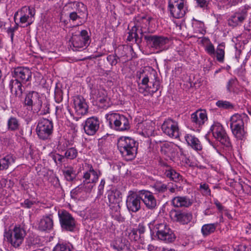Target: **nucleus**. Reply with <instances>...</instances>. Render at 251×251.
<instances>
[{
  "mask_svg": "<svg viewBox=\"0 0 251 251\" xmlns=\"http://www.w3.org/2000/svg\"><path fill=\"white\" fill-rule=\"evenodd\" d=\"M53 251H72V248L69 245L57 244L54 248Z\"/></svg>",
  "mask_w": 251,
  "mask_h": 251,
  "instance_id": "49",
  "label": "nucleus"
},
{
  "mask_svg": "<svg viewBox=\"0 0 251 251\" xmlns=\"http://www.w3.org/2000/svg\"><path fill=\"white\" fill-rule=\"evenodd\" d=\"M136 77L138 78V91L141 93L149 92L153 94L160 87V82L156 72L151 69L138 72Z\"/></svg>",
  "mask_w": 251,
  "mask_h": 251,
  "instance_id": "1",
  "label": "nucleus"
},
{
  "mask_svg": "<svg viewBox=\"0 0 251 251\" xmlns=\"http://www.w3.org/2000/svg\"><path fill=\"white\" fill-rule=\"evenodd\" d=\"M128 242L126 239L122 238H117L113 243L112 246L114 249L117 251H121L125 248L129 249L127 247Z\"/></svg>",
  "mask_w": 251,
  "mask_h": 251,
  "instance_id": "32",
  "label": "nucleus"
},
{
  "mask_svg": "<svg viewBox=\"0 0 251 251\" xmlns=\"http://www.w3.org/2000/svg\"><path fill=\"white\" fill-rule=\"evenodd\" d=\"M20 122L18 119L14 117H11L7 121V129L9 131H16L19 129Z\"/></svg>",
  "mask_w": 251,
  "mask_h": 251,
  "instance_id": "35",
  "label": "nucleus"
},
{
  "mask_svg": "<svg viewBox=\"0 0 251 251\" xmlns=\"http://www.w3.org/2000/svg\"><path fill=\"white\" fill-rule=\"evenodd\" d=\"M89 40L88 32L86 30H82L79 34H73L70 40V48L74 51H82L88 46Z\"/></svg>",
  "mask_w": 251,
  "mask_h": 251,
  "instance_id": "6",
  "label": "nucleus"
},
{
  "mask_svg": "<svg viewBox=\"0 0 251 251\" xmlns=\"http://www.w3.org/2000/svg\"><path fill=\"white\" fill-rule=\"evenodd\" d=\"M19 13L20 15L19 26L21 27H27L34 22L35 11L33 8L28 6L23 7Z\"/></svg>",
  "mask_w": 251,
  "mask_h": 251,
  "instance_id": "10",
  "label": "nucleus"
},
{
  "mask_svg": "<svg viewBox=\"0 0 251 251\" xmlns=\"http://www.w3.org/2000/svg\"><path fill=\"white\" fill-rule=\"evenodd\" d=\"M137 229L140 234H143L145 231V226L143 223H140Z\"/></svg>",
  "mask_w": 251,
  "mask_h": 251,
  "instance_id": "60",
  "label": "nucleus"
},
{
  "mask_svg": "<svg viewBox=\"0 0 251 251\" xmlns=\"http://www.w3.org/2000/svg\"><path fill=\"white\" fill-rule=\"evenodd\" d=\"M65 10H67L69 12L70 19L73 21H76L77 19L81 18V16L77 14V12L75 11H72L69 9H65Z\"/></svg>",
  "mask_w": 251,
  "mask_h": 251,
  "instance_id": "51",
  "label": "nucleus"
},
{
  "mask_svg": "<svg viewBox=\"0 0 251 251\" xmlns=\"http://www.w3.org/2000/svg\"><path fill=\"white\" fill-rule=\"evenodd\" d=\"M2 164V168L7 169L9 166L15 161V159L11 155H7L5 157L0 159Z\"/></svg>",
  "mask_w": 251,
  "mask_h": 251,
  "instance_id": "41",
  "label": "nucleus"
},
{
  "mask_svg": "<svg viewBox=\"0 0 251 251\" xmlns=\"http://www.w3.org/2000/svg\"><path fill=\"white\" fill-rule=\"evenodd\" d=\"M93 95L96 96L97 100L101 104H105L107 101V94L103 89L95 90L92 91Z\"/></svg>",
  "mask_w": 251,
  "mask_h": 251,
  "instance_id": "30",
  "label": "nucleus"
},
{
  "mask_svg": "<svg viewBox=\"0 0 251 251\" xmlns=\"http://www.w3.org/2000/svg\"><path fill=\"white\" fill-rule=\"evenodd\" d=\"M161 128L165 133L169 136H173V121L171 119L165 121Z\"/></svg>",
  "mask_w": 251,
  "mask_h": 251,
  "instance_id": "39",
  "label": "nucleus"
},
{
  "mask_svg": "<svg viewBox=\"0 0 251 251\" xmlns=\"http://www.w3.org/2000/svg\"><path fill=\"white\" fill-rule=\"evenodd\" d=\"M244 29L251 36V19H250L249 22L245 24Z\"/></svg>",
  "mask_w": 251,
  "mask_h": 251,
  "instance_id": "56",
  "label": "nucleus"
},
{
  "mask_svg": "<svg viewBox=\"0 0 251 251\" xmlns=\"http://www.w3.org/2000/svg\"><path fill=\"white\" fill-rule=\"evenodd\" d=\"M59 220L62 229L73 231L75 228V221L72 216L66 211L58 213Z\"/></svg>",
  "mask_w": 251,
  "mask_h": 251,
  "instance_id": "12",
  "label": "nucleus"
},
{
  "mask_svg": "<svg viewBox=\"0 0 251 251\" xmlns=\"http://www.w3.org/2000/svg\"><path fill=\"white\" fill-rule=\"evenodd\" d=\"M183 181L182 176L174 171V182H176L175 185L174 184V191L175 189L180 191L182 189V184Z\"/></svg>",
  "mask_w": 251,
  "mask_h": 251,
  "instance_id": "37",
  "label": "nucleus"
},
{
  "mask_svg": "<svg viewBox=\"0 0 251 251\" xmlns=\"http://www.w3.org/2000/svg\"><path fill=\"white\" fill-rule=\"evenodd\" d=\"M68 144L69 142L68 141H62L58 146L59 149L61 150L62 151H65V148L68 146Z\"/></svg>",
  "mask_w": 251,
  "mask_h": 251,
  "instance_id": "58",
  "label": "nucleus"
},
{
  "mask_svg": "<svg viewBox=\"0 0 251 251\" xmlns=\"http://www.w3.org/2000/svg\"><path fill=\"white\" fill-rule=\"evenodd\" d=\"M149 227L151 231L156 232L158 238L167 243H171L173 240V232L165 224H157L153 221L149 224Z\"/></svg>",
  "mask_w": 251,
  "mask_h": 251,
  "instance_id": "5",
  "label": "nucleus"
},
{
  "mask_svg": "<svg viewBox=\"0 0 251 251\" xmlns=\"http://www.w3.org/2000/svg\"><path fill=\"white\" fill-rule=\"evenodd\" d=\"M192 217L191 214L184 212H177L175 214L176 221L183 225L189 223L192 219Z\"/></svg>",
  "mask_w": 251,
  "mask_h": 251,
  "instance_id": "29",
  "label": "nucleus"
},
{
  "mask_svg": "<svg viewBox=\"0 0 251 251\" xmlns=\"http://www.w3.org/2000/svg\"><path fill=\"white\" fill-rule=\"evenodd\" d=\"M205 51L212 57H215V49L214 45L209 42L205 47Z\"/></svg>",
  "mask_w": 251,
  "mask_h": 251,
  "instance_id": "48",
  "label": "nucleus"
},
{
  "mask_svg": "<svg viewBox=\"0 0 251 251\" xmlns=\"http://www.w3.org/2000/svg\"><path fill=\"white\" fill-rule=\"evenodd\" d=\"M33 204V202L28 200H25L23 203V206L25 208H29Z\"/></svg>",
  "mask_w": 251,
  "mask_h": 251,
  "instance_id": "63",
  "label": "nucleus"
},
{
  "mask_svg": "<svg viewBox=\"0 0 251 251\" xmlns=\"http://www.w3.org/2000/svg\"><path fill=\"white\" fill-rule=\"evenodd\" d=\"M52 131L53 124L51 121L43 119L38 122L36 132L40 139L45 140L50 139Z\"/></svg>",
  "mask_w": 251,
  "mask_h": 251,
  "instance_id": "9",
  "label": "nucleus"
},
{
  "mask_svg": "<svg viewBox=\"0 0 251 251\" xmlns=\"http://www.w3.org/2000/svg\"><path fill=\"white\" fill-rule=\"evenodd\" d=\"M192 204L190 200L186 197L174 198V206L176 207H189Z\"/></svg>",
  "mask_w": 251,
  "mask_h": 251,
  "instance_id": "28",
  "label": "nucleus"
},
{
  "mask_svg": "<svg viewBox=\"0 0 251 251\" xmlns=\"http://www.w3.org/2000/svg\"><path fill=\"white\" fill-rule=\"evenodd\" d=\"M198 5L201 8L207 6L208 3L205 0H196Z\"/></svg>",
  "mask_w": 251,
  "mask_h": 251,
  "instance_id": "57",
  "label": "nucleus"
},
{
  "mask_svg": "<svg viewBox=\"0 0 251 251\" xmlns=\"http://www.w3.org/2000/svg\"><path fill=\"white\" fill-rule=\"evenodd\" d=\"M74 104L75 112L78 115H84L88 112V106L83 97H75L74 99Z\"/></svg>",
  "mask_w": 251,
  "mask_h": 251,
  "instance_id": "18",
  "label": "nucleus"
},
{
  "mask_svg": "<svg viewBox=\"0 0 251 251\" xmlns=\"http://www.w3.org/2000/svg\"><path fill=\"white\" fill-rule=\"evenodd\" d=\"M109 126L116 130L125 131L130 128L128 119L123 115L110 112L106 115Z\"/></svg>",
  "mask_w": 251,
  "mask_h": 251,
  "instance_id": "4",
  "label": "nucleus"
},
{
  "mask_svg": "<svg viewBox=\"0 0 251 251\" xmlns=\"http://www.w3.org/2000/svg\"><path fill=\"white\" fill-rule=\"evenodd\" d=\"M24 104L27 106L28 110L39 111L42 107V102L40 95L35 91L29 92L25 96Z\"/></svg>",
  "mask_w": 251,
  "mask_h": 251,
  "instance_id": "11",
  "label": "nucleus"
},
{
  "mask_svg": "<svg viewBox=\"0 0 251 251\" xmlns=\"http://www.w3.org/2000/svg\"><path fill=\"white\" fill-rule=\"evenodd\" d=\"M249 15H251V7L249 5L242 6L231 15L227 20L228 25L232 27L240 25Z\"/></svg>",
  "mask_w": 251,
  "mask_h": 251,
  "instance_id": "7",
  "label": "nucleus"
},
{
  "mask_svg": "<svg viewBox=\"0 0 251 251\" xmlns=\"http://www.w3.org/2000/svg\"><path fill=\"white\" fill-rule=\"evenodd\" d=\"M243 0H229L227 4L229 6H235L242 2Z\"/></svg>",
  "mask_w": 251,
  "mask_h": 251,
  "instance_id": "61",
  "label": "nucleus"
},
{
  "mask_svg": "<svg viewBox=\"0 0 251 251\" xmlns=\"http://www.w3.org/2000/svg\"><path fill=\"white\" fill-rule=\"evenodd\" d=\"M218 223L205 224L201 227V232L204 237L209 235L215 231Z\"/></svg>",
  "mask_w": 251,
  "mask_h": 251,
  "instance_id": "31",
  "label": "nucleus"
},
{
  "mask_svg": "<svg viewBox=\"0 0 251 251\" xmlns=\"http://www.w3.org/2000/svg\"><path fill=\"white\" fill-rule=\"evenodd\" d=\"M53 222L50 216L43 217L39 223L38 228L42 231H50L53 228Z\"/></svg>",
  "mask_w": 251,
  "mask_h": 251,
  "instance_id": "25",
  "label": "nucleus"
},
{
  "mask_svg": "<svg viewBox=\"0 0 251 251\" xmlns=\"http://www.w3.org/2000/svg\"><path fill=\"white\" fill-rule=\"evenodd\" d=\"M64 176L67 181L73 180L76 176L75 172L72 167H67L63 170Z\"/></svg>",
  "mask_w": 251,
  "mask_h": 251,
  "instance_id": "38",
  "label": "nucleus"
},
{
  "mask_svg": "<svg viewBox=\"0 0 251 251\" xmlns=\"http://www.w3.org/2000/svg\"><path fill=\"white\" fill-rule=\"evenodd\" d=\"M248 118L245 113H236L231 116L230 118V128L244 126V121Z\"/></svg>",
  "mask_w": 251,
  "mask_h": 251,
  "instance_id": "21",
  "label": "nucleus"
},
{
  "mask_svg": "<svg viewBox=\"0 0 251 251\" xmlns=\"http://www.w3.org/2000/svg\"><path fill=\"white\" fill-rule=\"evenodd\" d=\"M214 138L219 141L228 151L232 150V144L223 126L218 122H214L210 127Z\"/></svg>",
  "mask_w": 251,
  "mask_h": 251,
  "instance_id": "3",
  "label": "nucleus"
},
{
  "mask_svg": "<svg viewBox=\"0 0 251 251\" xmlns=\"http://www.w3.org/2000/svg\"><path fill=\"white\" fill-rule=\"evenodd\" d=\"M232 133L237 140L245 141L247 139L248 132L244 126L231 128Z\"/></svg>",
  "mask_w": 251,
  "mask_h": 251,
  "instance_id": "27",
  "label": "nucleus"
},
{
  "mask_svg": "<svg viewBox=\"0 0 251 251\" xmlns=\"http://www.w3.org/2000/svg\"><path fill=\"white\" fill-rule=\"evenodd\" d=\"M137 27L136 26H134L131 31L128 32V36L127 38V40L128 41H133L135 39V42H137L139 40L140 41L138 35L137 33Z\"/></svg>",
  "mask_w": 251,
  "mask_h": 251,
  "instance_id": "44",
  "label": "nucleus"
},
{
  "mask_svg": "<svg viewBox=\"0 0 251 251\" xmlns=\"http://www.w3.org/2000/svg\"><path fill=\"white\" fill-rule=\"evenodd\" d=\"M225 44L222 43L219 44L215 50V53L217 60L220 62L223 63L225 59Z\"/></svg>",
  "mask_w": 251,
  "mask_h": 251,
  "instance_id": "33",
  "label": "nucleus"
},
{
  "mask_svg": "<svg viewBox=\"0 0 251 251\" xmlns=\"http://www.w3.org/2000/svg\"><path fill=\"white\" fill-rule=\"evenodd\" d=\"M100 121L96 117L87 118L83 124L84 132L88 135H94L99 129Z\"/></svg>",
  "mask_w": 251,
  "mask_h": 251,
  "instance_id": "14",
  "label": "nucleus"
},
{
  "mask_svg": "<svg viewBox=\"0 0 251 251\" xmlns=\"http://www.w3.org/2000/svg\"><path fill=\"white\" fill-rule=\"evenodd\" d=\"M77 151L75 148L72 147L67 150L64 153L65 158L69 159H73L76 157Z\"/></svg>",
  "mask_w": 251,
  "mask_h": 251,
  "instance_id": "45",
  "label": "nucleus"
},
{
  "mask_svg": "<svg viewBox=\"0 0 251 251\" xmlns=\"http://www.w3.org/2000/svg\"><path fill=\"white\" fill-rule=\"evenodd\" d=\"M141 195V200L148 208L151 209L156 206V200L151 192L143 190Z\"/></svg>",
  "mask_w": 251,
  "mask_h": 251,
  "instance_id": "22",
  "label": "nucleus"
},
{
  "mask_svg": "<svg viewBox=\"0 0 251 251\" xmlns=\"http://www.w3.org/2000/svg\"><path fill=\"white\" fill-rule=\"evenodd\" d=\"M199 190L204 196H209L211 195V190L208 184L206 183H201Z\"/></svg>",
  "mask_w": 251,
  "mask_h": 251,
  "instance_id": "46",
  "label": "nucleus"
},
{
  "mask_svg": "<svg viewBox=\"0 0 251 251\" xmlns=\"http://www.w3.org/2000/svg\"><path fill=\"white\" fill-rule=\"evenodd\" d=\"M122 194L117 190H113L108 192V199L111 204H114L116 212L119 214L120 207L119 203L122 201Z\"/></svg>",
  "mask_w": 251,
  "mask_h": 251,
  "instance_id": "20",
  "label": "nucleus"
},
{
  "mask_svg": "<svg viewBox=\"0 0 251 251\" xmlns=\"http://www.w3.org/2000/svg\"><path fill=\"white\" fill-rule=\"evenodd\" d=\"M238 84V80L236 78H232L228 80L226 85V90L229 92H235Z\"/></svg>",
  "mask_w": 251,
  "mask_h": 251,
  "instance_id": "40",
  "label": "nucleus"
},
{
  "mask_svg": "<svg viewBox=\"0 0 251 251\" xmlns=\"http://www.w3.org/2000/svg\"><path fill=\"white\" fill-rule=\"evenodd\" d=\"M141 196L136 193L130 191L126 200V207L129 211L136 212L141 208Z\"/></svg>",
  "mask_w": 251,
  "mask_h": 251,
  "instance_id": "13",
  "label": "nucleus"
},
{
  "mask_svg": "<svg viewBox=\"0 0 251 251\" xmlns=\"http://www.w3.org/2000/svg\"><path fill=\"white\" fill-rule=\"evenodd\" d=\"M25 234L23 228L15 226L13 230L5 232L4 237L13 247H18L22 243Z\"/></svg>",
  "mask_w": 251,
  "mask_h": 251,
  "instance_id": "8",
  "label": "nucleus"
},
{
  "mask_svg": "<svg viewBox=\"0 0 251 251\" xmlns=\"http://www.w3.org/2000/svg\"><path fill=\"white\" fill-rule=\"evenodd\" d=\"M93 188V185L90 184L88 186H85L83 184H81L71 191L72 195H76L81 192L84 191L86 192H90Z\"/></svg>",
  "mask_w": 251,
  "mask_h": 251,
  "instance_id": "36",
  "label": "nucleus"
},
{
  "mask_svg": "<svg viewBox=\"0 0 251 251\" xmlns=\"http://www.w3.org/2000/svg\"><path fill=\"white\" fill-rule=\"evenodd\" d=\"M117 146L122 155L127 157L128 159L133 158L137 153L138 143L130 137H121Z\"/></svg>",
  "mask_w": 251,
  "mask_h": 251,
  "instance_id": "2",
  "label": "nucleus"
},
{
  "mask_svg": "<svg viewBox=\"0 0 251 251\" xmlns=\"http://www.w3.org/2000/svg\"><path fill=\"white\" fill-rule=\"evenodd\" d=\"M216 105L219 108L223 109H230L234 108V105L227 100H218L216 103Z\"/></svg>",
  "mask_w": 251,
  "mask_h": 251,
  "instance_id": "42",
  "label": "nucleus"
},
{
  "mask_svg": "<svg viewBox=\"0 0 251 251\" xmlns=\"http://www.w3.org/2000/svg\"><path fill=\"white\" fill-rule=\"evenodd\" d=\"M179 127L178 124L176 122L174 121V137L175 138H178L179 137Z\"/></svg>",
  "mask_w": 251,
  "mask_h": 251,
  "instance_id": "54",
  "label": "nucleus"
},
{
  "mask_svg": "<svg viewBox=\"0 0 251 251\" xmlns=\"http://www.w3.org/2000/svg\"><path fill=\"white\" fill-rule=\"evenodd\" d=\"M123 47H119L116 50L115 54H110L107 56V60L109 62L111 66L116 65L120 60V56H119L120 50H123Z\"/></svg>",
  "mask_w": 251,
  "mask_h": 251,
  "instance_id": "34",
  "label": "nucleus"
},
{
  "mask_svg": "<svg viewBox=\"0 0 251 251\" xmlns=\"http://www.w3.org/2000/svg\"><path fill=\"white\" fill-rule=\"evenodd\" d=\"M241 187L243 191L248 194L251 195V183L247 184L244 182L243 184H241Z\"/></svg>",
  "mask_w": 251,
  "mask_h": 251,
  "instance_id": "52",
  "label": "nucleus"
},
{
  "mask_svg": "<svg viewBox=\"0 0 251 251\" xmlns=\"http://www.w3.org/2000/svg\"><path fill=\"white\" fill-rule=\"evenodd\" d=\"M54 97L56 101L57 102H60L63 99L62 92L60 89L55 90Z\"/></svg>",
  "mask_w": 251,
  "mask_h": 251,
  "instance_id": "53",
  "label": "nucleus"
},
{
  "mask_svg": "<svg viewBox=\"0 0 251 251\" xmlns=\"http://www.w3.org/2000/svg\"><path fill=\"white\" fill-rule=\"evenodd\" d=\"M184 8V0H180L176 3H174V8Z\"/></svg>",
  "mask_w": 251,
  "mask_h": 251,
  "instance_id": "59",
  "label": "nucleus"
},
{
  "mask_svg": "<svg viewBox=\"0 0 251 251\" xmlns=\"http://www.w3.org/2000/svg\"><path fill=\"white\" fill-rule=\"evenodd\" d=\"M207 120V116L205 110H198L191 116V123L196 127H200Z\"/></svg>",
  "mask_w": 251,
  "mask_h": 251,
  "instance_id": "15",
  "label": "nucleus"
},
{
  "mask_svg": "<svg viewBox=\"0 0 251 251\" xmlns=\"http://www.w3.org/2000/svg\"><path fill=\"white\" fill-rule=\"evenodd\" d=\"M185 139L188 146L195 151L198 152L202 150V145L201 141L195 135L186 134L185 136Z\"/></svg>",
  "mask_w": 251,
  "mask_h": 251,
  "instance_id": "23",
  "label": "nucleus"
},
{
  "mask_svg": "<svg viewBox=\"0 0 251 251\" xmlns=\"http://www.w3.org/2000/svg\"><path fill=\"white\" fill-rule=\"evenodd\" d=\"M18 26L19 25L17 23H16L14 27L9 28L7 30L8 32L10 34V37L12 40L13 38L14 32L15 31L17 30Z\"/></svg>",
  "mask_w": 251,
  "mask_h": 251,
  "instance_id": "55",
  "label": "nucleus"
},
{
  "mask_svg": "<svg viewBox=\"0 0 251 251\" xmlns=\"http://www.w3.org/2000/svg\"><path fill=\"white\" fill-rule=\"evenodd\" d=\"M214 203L216 205L217 208L219 211H221L224 209V206L217 199L214 200Z\"/></svg>",
  "mask_w": 251,
  "mask_h": 251,
  "instance_id": "62",
  "label": "nucleus"
},
{
  "mask_svg": "<svg viewBox=\"0 0 251 251\" xmlns=\"http://www.w3.org/2000/svg\"><path fill=\"white\" fill-rule=\"evenodd\" d=\"M185 14L184 8H174V18L179 19L183 17Z\"/></svg>",
  "mask_w": 251,
  "mask_h": 251,
  "instance_id": "50",
  "label": "nucleus"
},
{
  "mask_svg": "<svg viewBox=\"0 0 251 251\" xmlns=\"http://www.w3.org/2000/svg\"><path fill=\"white\" fill-rule=\"evenodd\" d=\"M9 87L11 92L14 93L16 97L21 98L23 90L22 84L18 79H12L10 81Z\"/></svg>",
  "mask_w": 251,
  "mask_h": 251,
  "instance_id": "26",
  "label": "nucleus"
},
{
  "mask_svg": "<svg viewBox=\"0 0 251 251\" xmlns=\"http://www.w3.org/2000/svg\"><path fill=\"white\" fill-rule=\"evenodd\" d=\"M65 157L64 156V155H60L59 154H57L54 157V160L55 162H56V160L60 162H62L63 161V160L64 159Z\"/></svg>",
  "mask_w": 251,
  "mask_h": 251,
  "instance_id": "64",
  "label": "nucleus"
},
{
  "mask_svg": "<svg viewBox=\"0 0 251 251\" xmlns=\"http://www.w3.org/2000/svg\"><path fill=\"white\" fill-rule=\"evenodd\" d=\"M31 72L27 68L18 67L14 69L12 72L13 77L15 79L21 80L22 82L25 83L31 78Z\"/></svg>",
  "mask_w": 251,
  "mask_h": 251,
  "instance_id": "17",
  "label": "nucleus"
},
{
  "mask_svg": "<svg viewBox=\"0 0 251 251\" xmlns=\"http://www.w3.org/2000/svg\"><path fill=\"white\" fill-rule=\"evenodd\" d=\"M177 148L178 151H177V149H176L177 153L175 157V160L177 162V163H181V160H183V158L185 156V155L184 154L182 148H180L179 146H177Z\"/></svg>",
  "mask_w": 251,
  "mask_h": 251,
  "instance_id": "47",
  "label": "nucleus"
},
{
  "mask_svg": "<svg viewBox=\"0 0 251 251\" xmlns=\"http://www.w3.org/2000/svg\"><path fill=\"white\" fill-rule=\"evenodd\" d=\"M89 168V171L84 173L83 178L84 179L82 184L85 186H88L90 184L93 185L98 180L99 175L97 172L94 170L93 167L87 165Z\"/></svg>",
  "mask_w": 251,
  "mask_h": 251,
  "instance_id": "19",
  "label": "nucleus"
},
{
  "mask_svg": "<svg viewBox=\"0 0 251 251\" xmlns=\"http://www.w3.org/2000/svg\"><path fill=\"white\" fill-rule=\"evenodd\" d=\"M154 188L156 191L160 193H163L165 192L167 189H169V191L171 193L173 192V187L170 185V183L166 185L161 183H157L154 185Z\"/></svg>",
  "mask_w": 251,
  "mask_h": 251,
  "instance_id": "43",
  "label": "nucleus"
},
{
  "mask_svg": "<svg viewBox=\"0 0 251 251\" xmlns=\"http://www.w3.org/2000/svg\"><path fill=\"white\" fill-rule=\"evenodd\" d=\"M152 47L156 49L159 48L166 44L168 39L162 36L156 35H144L142 32H141L140 38L143 37Z\"/></svg>",
  "mask_w": 251,
  "mask_h": 251,
  "instance_id": "16",
  "label": "nucleus"
},
{
  "mask_svg": "<svg viewBox=\"0 0 251 251\" xmlns=\"http://www.w3.org/2000/svg\"><path fill=\"white\" fill-rule=\"evenodd\" d=\"M65 9H69L72 11H75L77 12V14L80 15L81 16L87 11V8L83 3L76 1L67 4L64 7V10H65Z\"/></svg>",
  "mask_w": 251,
  "mask_h": 251,
  "instance_id": "24",
  "label": "nucleus"
}]
</instances>
